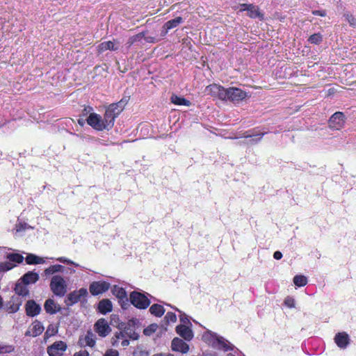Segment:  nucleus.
<instances>
[{
	"label": "nucleus",
	"mask_w": 356,
	"mask_h": 356,
	"mask_svg": "<svg viewBox=\"0 0 356 356\" xmlns=\"http://www.w3.org/2000/svg\"><path fill=\"white\" fill-rule=\"evenodd\" d=\"M28 229H33V227L26 222H19L15 225V230L17 232H23Z\"/></svg>",
	"instance_id": "nucleus-38"
},
{
	"label": "nucleus",
	"mask_w": 356,
	"mask_h": 356,
	"mask_svg": "<svg viewBox=\"0 0 356 356\" xmlns=\"http://www.w3.org/2000/svg\"><path fill=\"white\" fill-rule=\"evenodd\" d=\"M26 314L29 316H35L40 314L41 308L34 300H29L25 305Z\"/></svg>",
	"instance_id": "nucleus-18"
},
{
	"label": "nucleus",
	"mask_w": 356,
	"mask_h": 356,
	"mask_svg": "<svg viewBox=\"0 0 356 356\" xmlns=\"http://www.w3.org/2000/svg\"><path fill=\"white\" fill-rule=\"evenodd\" d=\"M171 102L176 104V105H179V106H190L191 105V102L186 99L185 98L182 97H179V96H177L176 95H172L171 96Z\"/></svg>",
	"instance_id": "nucleus-31"
},
{
	"label": "nucleus",
	"mask_w": 356,
	"mask_h": 356,
	"mask_svg": "<svg viewBox=\"0 0 356 356\" xmlns=\"http://www.w3.org/2000/svg\"><path fill=\"white\" fill-rule=\"evenodd\" d=\"M78 123L81 125V126H83L84 125V120L83 119H79L78 120Z\"/></svg>",
	"instance_id": "nucleus-57"
},
{
	"label": "nucleus",
	"mask_w": 356,
	"mask_h": 356,
	"mask_svg": "<svg viewBox=\"0 0 356 356\" xmlns=\"http://www.w3.org/2000/svg\"><path fill=\"white\" fill-rule=\"evenodd\" d=\"M104 356H119L118 351L114 349L108 350Z\"/></svg>",
	"instance_id": "nucleus-50"
},
{
	"label": "nucleus",
	"mask_w": 356,
	"mask_h": 356,
	"mask_svg": "<svg viewBox=\"0 0 356 356\" xmlns=\"http://www.w3.org/2000/svg\"><path fill=\"white\" fill-rule=\"evenodd\" d=\"M267 132H261V133H256V134H247V135H245L244 137L245 138H252V139L251 140V142L252 143H258L259 141H260L261 139L262 138V137Z\"/></svg>",
	"instance_id": "nucleus-35"
},
{
	"label": "nucleus",
	"mask_w": 356,
	"mask_h": 356,
	"mask_svg": "<svg viewBox=\"0 0 356 356\" xmlns=\"http://www.w3.org/2000/svg\"><path fill=\"white\" fill-rule=\"evenodd\" d=\"M183 22L181 17H177L176 18L169 20L163 26L162 35L164 36L171 29L177 27Z\"/></svg>",
	"instance_id": "nucleus-19"
},
{
	"label": "nucleus",
	"mask_w": 356,
	"mask_h": 356,
	"mask_svg": "<svg viewBox=\"0 0 356 356\" xmlns=\"http://www.w3.org/2000/svg\"><path fill=\"white\" fill-rule=\"evenodd\" d=\"M112 308V303L108 299L101 300L98 305V309L99 312L103 314H106V313L111 312Z\"/></svg>",
	"instance_id": "nucleus-23"
},
{
	"label": "nucleus",
	"mask_w": 356,
	"mask_h": 356,
	"mask_svg": "<svg viewBox=\"0 0 356 356\" xmlns=\"http://www.w3.org/2000/svg\"><path fill=\"white\" fill-rule=\"evenodd\" d=\"M191 325H179L176 327L177 333L186 341H191L193 338V332Z\"/></svg>",
	"instance_id": "nucleus-16"
},
{
	"label": "nucleus",
	"mask_w": 356,
	"mask_h": 356,
	"mask_svg": "<svg viewBox=\"0 0 356 356\" xmlns=\"http://www.w3.org/2000/svg\"><path fill=\"white\" fill-rule=\"evenodd\" d=\"M239 11H247L248 15L251 18H257L259 20L264 19V14L260 11L258 6L253 4L243 3L238 6Z\"/></svg>",
	"instance_id": "nucleus-4"
},
{
	"label": "nucleus",
	"mask_w": 356,
	"mask_h": 356,
	"mask_svg": "<svg viewBox=\"0 0 356 356\" xmlns=\"http://www.w3.org/2000/svg\"><path fill=\"white\" fill-rule=\"evenodd\" d=\"M330 127L332 129L339 130L345 124V116L341 112L334 113L329 120Z\"/></svg>",
	"instance_id": "nucleus-9"
},
{
	"label": "nucleus",
	"mask_w": 356,
	"mask_h": 356,
	"mask_svg": "<svg viewBox=\"0 0 356 356\" xmlns=\"http://www.w3.org/2000/svg\"><path fill=\"white\" fill-rule=\"evenodd\" d=\"M202 339L212 347L225 352L234 348V346L226 339L209 330L202 334Z\"/></svg>",
	"instance_id": "nucleus-1"
},
{
	"label": "nucleus",
	"mask_w": 356,
	"mask_h": 356,
	"mask_svg": "<svg viewBox=\"0 0 356 356\" xmlns=\"http://www.w3.org/2000/svg\"><path fill=\"white\" fill-rule=\"evenodd\" d=\"M39 279V275L36 273L29 272L26 273L22 278V281L25 284H33L36 282Z\"/></svg>",
	"instance_id": "nucleus-26"
},
{
	"label": "nucleus",
	"mask_w": 356,
	"mask_h": 356,
	"mask_svg": "<svg viewBox=\"0 0 356 356\" xmlns=\"http://www.w3.org/2000/svg\"><path fill=\"white\" fill-rule=\"evenodd\" d=\"M95 343V336L91 332H88L86 336L81 339V343L84 346L93 347Z\"/></svg>",
	"instance_id": "nucleus-24"
},
{
	"label": "nucleus",
	"mask_w": 356,
	"mask_h": 356,
	"mask_svg": "<svg viewBox=\"0 0 356 356\" xmlns=\"http://www.w3.org/2000/svg\"><path fill=\"white\" fill-rule=\"evenodd\" d=\"M44 262H45V261H44V258L38 257V260H37L36 264H44Z\"/></svg>",
	"instance_id": "nucleus-56"
},
{
	"label": "nucleus",
	"mask_w": 356,
	"mask_h": 356,
	"mask_svg": "<svg viewBox=\"0 0 356 356\" xmlns=\"http://www.w3.org/2000/svg\"><path fill=\"white\" fill-rule=\"evenodd\" d=\"M95 330L102 337H105L111 331V327L104 318L99 319L95 324Z\"/></svg>",
	"instance_id": "nucleus-11"
},
{
	"label": "nucleus",
	"mask_w": 356,
	"mask_h": 356,
	"mask_svg": "<svg viewBox=\"0 0 356 356\" xmlns=\"http://www.w3.org/2000/svg\"><path fill=\"white\" fill-rule=\"evenodd\" d=\"M15 266V264L11 263L9 260L0 263V272H6L13 269Z\"/></svg>",
	"instance_id": "nucleus-36"
},
{
	"label": "nucleus",
	"mask_w": 356,
	"mask_h": 356,
	"mask_svg": "<svg viewBox=\"0 0 356 356\" xmlns=\"http://www.w3.org/2000/svg\"><path fill=\"white\" fill-rule=\"evenodd\" d=\"M15 350L13 346L0 343V353H9Z\"/></svg>",
	"instance_id": "nucleus-41"
},
{
	"label": "nucleus",
	"mask_w": 356,
	"mask_h": 356,
	"mask_svg": "<svg viewBox=\"0 0 356 356\" xmlns=\"http://www.w3.org/2000/svg\"><path fill=\"white\" fill-rule=\"evenodd\" d=\"M22 305V301H18L16 303H13L8 309L9 310V312L10 313H15V312H17L19 309V307L21 306Z\"/></svg>",
	"instance_id": "nucleus-48"
},
{
	"label": "nucleus",
	"mask_w": 356,
	"mask_h": 356,
	"mask_svg": "<svg viewBox=\"0 0 356 356\" xmlns=\"http://www.w3.org/2000/svg\"><path fill=\"white\" fill-rule=\"evenodd\" d=\"M175 309L179 313V319L180 322L181 323V325H191V323L190 322L188 316L185 313L179 310L177 308H175Z\"/></svg>",
	"instance_id": "nucleus-37"
},
{
	"label": "nucleus",
	"mask_w": 356,
	"mask_h": 356,
	"mask_svg": "<svg viewBox=\"0 0 356 356\" xmlns=\"http://www.w3.org/2000/svg\"><path fill=\"white\" fill-rule=\"evenodd\" d=\"M65 267L60 264L51 265L44 270L45 276H49L57 273L64 272Z\"/></svg>",
	"instance_id": "nucleus-25"
},
{
	"label": "nucleus",
	"mask_w": 356,
	"mask_h": 356,
	"mask_svg": "<svg viewBox=\"0 0 356 356\" xmlns=\"http://www.w3.org/2000/svg\"><path fill=\"white\" fill-rule=\"evenodd\" d=\"M112 293L120 300L127 299V293L122 287L115 285L112 288Z\"/></svg>",
	"instance_id": "nucleus-30"
},
{
	"label": "nucleus",
	"mask_w": 356,
	"mask_h": 356,
	"mask_svg": "<svg viewBox=\"0 0 356 356\" xmlns=\"http://www.w3.org/2000/svg\"><path fill=\"white\" fill-rule=\"evenodd\" d=\"M226 96L224 100L239 102L246 97V92L238 88H229L225 89Z\"/></svg>",
	"instance_id": "nucleus-6"
},
{
	"label": "nucleus",
	"mask_w": 356,
	"mask_h": 356,
	"mask_svg": "<svg viewBox=\"0 0 356 356\" xmlns=\"http://www.w3.org/2000/svg\"><path fill=\"white\" fill-rule=\"evenodd\" d=\"M152 356H174V355L170 353H157V354L153 355Z\"/></svg>",
	"instance_id": "nucleus-55"
},
{
	"label": "nucleus",
	"mask_w": 356,
	"mask_h": 356,
	"mask_svg": "<svg viewBox=\"0 0 356 356\" xmlns=\"http://www.w3.org/2000/svg\"><path fill=\"white\" fill-rule=\"evenodd\" d=\"M126 332L124 331H120V332H116L114 337L112 339V344L115 347L120 346V343H121L122 339L125 337Z\"/></svg>",
	"instance_id": "nucleus-33"
},
{
	"label": "nucleus",
	"mask_w": 356,
	"mask_h": 356,
	"mask_svg": "<svg viewBox=\"0 0 356 356\" xmlns=\"http://www.w3.org/2000/svg\"><path fill=\"white\" fill-rule=\"evenodd\" d=\"M293 283L298 287H302L307 284V278L302 275H297L293 277Z\"/></svg>",
	"instance_id": "nucleus-32"
},
{
	"label": "nucleus",
	"mask_w": 356,
	"mask_h": 356,
	"mask_svg": "<svg viewBox=\"0 0 356 356\" xmlns=\"http://www.w3.org/2000/svg\"><path fill=\"white\" fill-rule=\"evenodd\" d=\"M284 305L289 308H293L295 307V300L292 297L288 296L284 300Z\"/></svg>",
	"instance_id": "nucleus-47"
},
{
	"label": "nucleus",
	"mask_w": 356,
	"mask_h": 356,
	"mask_svg": "<svg viewBox=\"0 0 356 356\" xmlns=\"http://www.w3.org/2000/svg\"><path fill=\"white\" fill-rule=\"evenodd\" d=\"M129 344V341L128 339L127 334H126L125 337H124L122 339L121 343H120V346L125 347V346H127Z\"/></svg>",
	"instance_id": "nucleus-51"
},
{
	"label": "nucleus",
	"mask_w": 356,
	"mask_h": 356,
	"mask_svg": "<svg viewBox=\"0 0 356 356\" xmlns=\"http://www.w3.org/2000/svg\"><path fill=\"white\" fill-rule=\"evenodd\" d=\"M225 89L223 87L217 85L211 84L205 88V93L210 95L213 97H217L221 100H224L226 96Z\"/></svg>",
	"instance_id": "nucleus-8"
},
{
	"label": "nucleus",
	"mask_w": 356,
	"mask_h": 356,
	"mask_svg": "<svg viewBox=\"0 0 356 356\" xmlns=\"http://www.w3.org/2000/svg\"><path fill=\"white\" fill-rule=\"evenodd\" d=\"M158 325L156 324H151L148 327L144 329L143 333L146 336H150L156 331Z\"/></svg>",
	"instance_id": "nucleus-42"
},
{
	"label": "nucleus",
	"mask_w": 356,
	"mask_h": 356,
	"mask_svg": "<svg viewBox=\"0 0 356 356\" xmlns=\"http://www.w3.org/2000/svg\"><path fill=\"white\" fill-rule=\"evenodd\" d=\"M74 356H89V353L86 350H81L79 352L75 353Z\"/></svg>",
	"instance_id": "nucleus-53"
},
{
	"label": "nucleus",
	"mask_w": 356,
	"mask_h": 356,
	"mask_svg": "<svg viewBox=\"0 0 356 356\" xmlns=\"http://www.w3.org/2000/svg\"><path fill=\"white\" fill-rule=\"evenodd\" d=\"M273 257L277 260L281 259L282 257V254L280 251H275L273 254Z\"/></svg>",
	"instance_id": "nucleus-54"
},
{
	"label": "nucleus",
	"mask_w": 356,
	"mask_h": 356,
	"mask_svg": "<svg viewBox=\"0 0 356 356\" xmlns=\"http://www.w3.org/2000/svg\"><path fill=\"white\" fill-rule=\"evenodd\" d=\"M57 332H58V329H57V327H55V326H54V325H50L47 327V330H46V332H45L44 335H45V337H46L47 338H49V337H51V336L54 335L55 334H56V333H57Z\"/></svg>",
	"instance_id": "nucleus-44"
},
{
	"label": "nucleus",
	"mask_w": 356,
	"mask_h": 356,
	"mask_svg": "<svg viewBox=\"0 0 356 356\" xmlns=\"http://www.w3.org/2000/svg\"><path fill=\"white\" fill-rule=\"evenodd\" d=\"M166 323L168 324H170V323H174L177 321V316L175 313L173 312H167L166 315L165 316V318H164Z\"/></svg>",
	"instance_id": "nucleus-40"
},
{
	"label": "nucleus",
	"mask_w": 356,
	"mask_h": 356,
	"mask_svg": "<svg viewBox=\"0 0 356 356\" xmlns=\"http://www.w3.org/2000/svg\"><path fill=\"white\" fill-rule=\"evenodd\" d=\"M143 40H145V42L149 43H155L158 41V40L155 37L151 35H146L145 33H140L130 38L129 39L128 43L129 44V45H131L136 42H142Z\"/></svg>",
	"instance_id": "nucleus-14"
},
{
	"label": "nucleus",
	"mask_w": 356,
	"mask_h": 356,
	"mask_svg": "<svg viewBox=\"0 0 356 356\" xmlns=\"http://www.w3.org/2000/svg\"><path fill=\"white\" fill-rule=\"evenodd\" d=\"M115 118H116L106 108L103 118V122L106 130H109L113 127Z\"/></svg>",
	"instance_id": "nucleus-22"
},
{
	"label": "nucleus",
	"mask_w": 356,
	"mask_h": 356,
	"mask_svg": "<svg viewBox=\"0 0 356 356\" xmlns=\"http://www.w3.org/2000/svg\"><path fill=\"white\" fill-rule=\"evenodd\" d=\"M322 41V35L320 33H314L309 38V42L312 44H318Z\"/></svg>",
	"instance_id": "nucleus-39"
},
{
	"label": "nucleus",
	"mask_w": 356,
	"mask_h": 356,
	"mask_svg": "<svg viewBox=\"0 0 356 356\" xmlns=\"http://www.w3.org/2000/svg\"><path fill=\"white\" fill-rule=\"evenodd\" d=\"M50 288L56 296L62 297L67 291L65 280L61 275H54L51 280Z\"/></svg>",
	"instance_id": "nucleus-2"
},
{
	"label": "nucleus",
	"mask_w": 356,
	"mask_h": 356,
	"mask_svg": "<svg viewBox=\"0 0 356 356\" xmlns=\"http://www.w3.org/2000/svg\"><path fill=\"white\" fill-rule=\"evenodd\" d=\"M44 309L49 314H55L58 311L59 307L56 304L54 300L48 299L44 303Z\"/></svg>",
	"instance_id": "nucleus-27"
},
{
	"label": "nucleus",
	"mask_w": 356,
	"mask_h": 356,
	"mask_svg": "<svg viewBox=\"0 0 356 356\" xmlns=\"http://www.w3.org/2000/svg\"><path fill=\"white\" fill-rule=\"evenodd\" d=\"M86 121L95 130L103 131L106 129L102 118L95 113H90L87 118Z\"/></svg>",
	"instance_id": "nucleus-7"
},
{
	"label": "nucleus",
	"mask_w": 356,
	"mask_h": 356,
	"mask_svg": "<svg viewBox=\"0 0 356 356\" xmlns=\"http://www.w3.org/2000/svg\"><path fill=\"white\" fill-rule=\"evenodd\" d=\"M38 260V256L29 254L26 257V261L28 264H36Z\"/></svg>",
	"instance_id": "nucleus-46"
},
{
	"label": "nucleus",
	"mask_w": 356,
	"mask_h": 356,
	"mask_svg": "<svg viewBox=\"0 0 356 356\" xmlns=\"http://www.w3.org/2000/svg\"><path fill=\"white\" fill-rule=\"evenodd\" d=\"M127 104L126 100L122 99L118 103L111 104L107 109L117 118L118 115L123 111L125 104Z\"/></svg>",
	"instance_id": "nucleus-21"
},
{
	"label": "nucleus",
	"mask_w": 356,
	"mask_h": 356,
	"mask_svg": "<svg viewBox=\"0 0 356 356\" xmlns=\"http://www.w3.org/2000/svg\"><path fill=\"white\" fill-rule=\"evenodd\" d=\"M98 51L102 53L106 50L116 51L119 48V42L115 40L106 41L98 45Z\"/></svg>",
	"instance_id": "nucleus-20"
},
{
	"label": "nucleus",
	"mask_w": 356,
	"mask_h": 356,
	"mask_svg": "<svg viewBox=\"0 0 356 356\" xmlns=\"http://www.w3.org/2000/svg\"><path fill=\"white\" fill-rule=\"evenodd\" d=\"M110 284L107 282H93L90 284L89 290L92 295L97 296L108 290Z\"/></svg>",
	"instance_id": "nucleus-10"
},
{
	"label": "nucleus",
	"mask_w": 356,
	"mask_h": 356,
	"mask_svg": "<svg viewBox=\"0 0 356 356\" xmlns=\"http://www.w3.org/2000/svg\"><path fill=\"white\" fill-rule=\"evenodd\" d=\"M56 261L70 266H69L67 268H65L64 271L67 274L71 275V274L75 273H76V270L74 269V267H79V268H81L82 269L84 268L83 266H80L79 264L75 263L74 261H72V260H70V259H67V257H58V258L56 259Z\"/></svg>",
	"instance_id": "nucleus-15"
},
{
	"label": "nucleus",
	"mask_w": 356,
	"mask_h": 356,
	"mask_svg": "<svg viewBox=\"0 0 356 356\" xmlns=\"http://www.w3.org/2000/svg\"><path fill=\"white\" fill-rule=\"evenodd\" d=\"M129 298L131 304L140 309H146L150 305L149 299L140 292L133 291Z\"/></svg>",
	"instance_id": "nucleus-3"
},
{
	"label": "nucleus",
	"mask_w": 356,
	"mask_h": 356,
	"mask_svg": "<svg viewBox=\"0 0 356 356\" xmlns=\"http://www.w3.org/2000/svg\"><path fill=\"white\" fill-rule=\"evenodd\" d=\"M334 343L341 349H346L350 343L349 334L346 332H340L335 334Z\"/></svg>",
	"instance_id": "nucleus-12"
},
{
	"label": "nucleus",
	"mask_w": 356,
	"mask_h": 356,
	"mask_svg": "<svg viewBox=\"0 0 356 356\" xmlns=\"http://www.w3.org/2000/svg\"><path fill=\"white\" fill-rule=\"evenodd\" d=\"M343 17L349 23L350 26H356V18H355L352 14L349 13H346L343 15Z\"/></svg>",
	"instance_id": "nucleus-43"
},
{
	"label": "nucleus",
	"mask_w": 356,
	"mask_h": 356,
	"mask_svg": "<svg viewBox=\"0 0 356 356\" xmlns=\"http://www.w3.org/2000/svg\"><path fill=\"white\" fill-rule=\"evenodd\" d=\"M15 293L22 296H26L29 294V289L26 286V284H25L22 281L18 282L15 286Z\"/></svg>",
	"instance_id": "nucleus-28"
},
{
	"label": "nucleus",
	"mask_w": 356,
	"mask_h": 356,
	"mask_svg": "<svg viewBox=\"0 0 356 356\" xmlns=\"http://www.w3.org/2000/svg\"><path fill=\"white\" fill-rule=\"evenodd\" d=\"M44 328L42 324L38 321H35L29 327V329L26 330L25 335L35 337L37 336L40 335Z\"/></svg>",
	"instance_id": "nucleus-13"
},
{
	"label": "nucleus",
	"mask_w": 356,
	"mask_h": 356,
	"mask_svg": "<svg viewBox=\"0 0 356 356\" xmlns=\"http://www.w3.org/2000/svg\"><path fill=\"white\" fill-rule=\"evenodd\" d=\"M67 348V343L63 341H57L47 347L49 356H63Z\"/></svg>",
	"instance_id": "nucleus-5"
},
{
	"label": "nucleus",
	"mask_w": 356,
	"mask_h": 356,
	"mask_svg": "<svg viewBox=\"0 0 356 356\" xmlns=\"http://www.w3.org/2000/svg\"><path fill=\"white\" fill-rule=\"evenodd\" d=\"M6 258L13 264H20L24 259L23 256L18 253H10L7 254Z\"/></svg>",
	"instance_id": "nucleus-34"
},
{
	"label": "nucleus",
	"mask_w": 356,
	"mask_h": 356,
	"mask_svg": "<svg viewBox=\"0 0 356 356\" xmlns=\"http://www.w3.org/2000/svg\"><path fill=\"white\" fill-rule=\"evenodd\" d=\"M67 300L70 302L69 304L72 305V304L76 303L77 302H79L81 300L79 298V296H77V294L75 293V291H73L68 295Z\"/></svg>",
	"instance_id": "nucleus-45"
},
{
	"label": "nucleus",
	"mask_w": 356,
	"mask_h": 356,
	"mask_svg": "<svg viewBox=\"0 0 356 356\" xmlns=\"http://www.w3.org/2000/svg\"><path fill=\"white\" fill-rule=\"evenodd\" d=\"M149 312L152 315L156 317H161L165 313V309L161 305L153 304L149 308Z\"/></svg>",
	"instance_id": "nucleus-29"
},
{
	"label": "nucleus",
	"mask_w": 356,
	"mask_h": 356,
	"mask_svg": "<svg viewBox=\"0 0 356 356\" xmlns=\"http://www.w3.org/2000/svg\"><path fill=\"white\" fill-rule=\"evenodd\" d=\"M172 350L174 351L186 353L189 350V346L182 339L175 337L172 341Z\"/></svg>",
	"instance_id": "nucleus-17"
},
{
	"label": "nucleus",
	"mask_w": 356,
	"mask_h": 356,
	"mask_svg": "<svg viewBox=\"0 0 356 356\" xmlns=\"http://www.w3.org/2000/svg\"><path fill=\"white\" fill-rule=\"evenodd\" d=\"M312 14L314 15H318L321 17H325L326 16L327 13L325 10H313Z\"/></svg>",
	"instance_id": "nucleus-52"
},
{
	"label": "nucleus",
	"mask_w": 356,
	"mask_h": 356,
	"mask_svg": "<svg viewBox=\"0 0 356 356\" xmlns=\"http://www.w3.org/2000/svg\"><path fill=\"white\" fill-rule=\"evenodd\" d=\"M75 293L77 294V296H79V298H80V300L82 298H85L88 295V291L85 288H81L77 291H74Z\"/></svg>",
	"instance_id": "nucleus-49"
}]
</instances>
